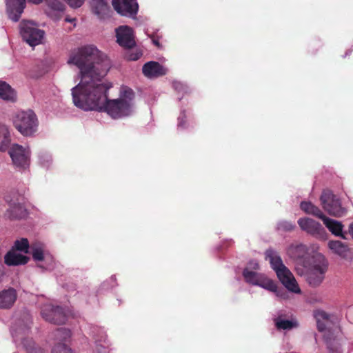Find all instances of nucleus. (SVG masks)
<instances>
[{"instance_id": "1", "label": "nucleus", "mask_w": 353, "mask_h": 353, "mask_svg": "<svg viewBox=\"0 0 353 353\" xmlns=\"http://www.w3.org/2000/svg\"><path fill=\"white\" fill-rule=\"evenodd\" d=\"M68 63L76 65L80 70L81 83L72 89L73 103L77 107L84 110L103 111L114 119L132 114L135 92L132 88L121 85L119 98L108 99L112 84L100 82L108 72L110 62L96 46L86 45L74 49Z\"/></svg>"}, {"instance_id": "2", "label": "nucleus", "mask_w": 353, "mask_h": 353, "mask_svg": "<svg viewBox=\"0 0 353 353\" xmlns=\"http://www.w3.org/2000/svg\"><path fill=\"white\" fill-rule=\"evenodd\" d=\"M328 269V263L323 254L314 256L313 261L303 268L296 267V273L303 276L307 283L317 288L323 282Z\"/></svg>"}, {"instance_id": "3", "label": "nucleus", "mask_w": 353, "mask_h": 353, "mask_svg": "<svg viewBox=\"0 0 353 353\" xmlns=\"http://www.w3.org/2000/svg\"><path fill=\"white\" fill-rule=\"evenodd\" d=\"M265 259L269 261L271 268L285 288L295 294H301V290L293 274L287 268L279 254L272 249L265 251Z\"/></svg>"}, {"instance_id": "4", "label": "nucleus", "mask_w": 353, "mask_h": 353, "mask_svg": "<svg viewBox=\"0 0 353 353\" xmlns=\"http://www.w3.org/2000/svg\"><path fill=\"white\" fill-rule=\"evenodd\" d=\"M246 283L258 286L266 290H275V282L265 273L260 272V265L256 260L250 261L242 272Z\"/></svg>"}, {"instance_id": "5", "label": "nucleus", "mask_w": 353, "mask_h": 353, "mask_svg": "<svg viewBox=\"0 0 353 353\" xmlns=\"http://www.w3.org/2000/svg\"><path fill=\"white\" fill-rule=\"evenodd\" d=\"M286 254L297 263V266L299 265L301 268L313 261L314 256L321 254L319 252L317 244L307 245L299 242L291 243L286 249Z\"/></svg>"}, {"instance_id": "6", "label": "nucleus", "mask_w": 353, "mask_h": 353, "mask_svg": "<svg viewBox=\"0 0 353 353\" xmlns=\"http://www.w3.org/2000/svg\"><path fill=\"white\" fill-rule=\"evenodd\" d=\"M13 124L21 134L30 137L37 130L38 119L35 113L31 110L20 111L13 117Z\"/></svg>"}, {"instance_id": "7", "label": "nucleus", "mask_w": 353, "mask_h": 353, "mask_svg": "<svg viewBox=\"0 0 353 353\" xmlns=\"http://www.w3.org/2000/svg\"><path fill=\"white\" fill-rule=\"evenodd\" d=\"M20 34L23 39L30 46L41 43L44 31L39 29L32 21L22 20L19 23Z\"/></svg>"}, {"instance_id": "8", "label": "nucleus", "mask_w": 353, "mask_h": 353, "mask_svg": "<svg viewBox=\"0 0 353 353\" xmlns=\"http://www.w3.org/2000/svg\"><path fill=\"white\" fill-rule=\"evenodd\" d=\"M323 209L332 216H342L345 210L341 206L339 199L330 190L323 191L320 198Z\"/></svg>"}, {"instance_id": "9", "label": "nucleus", "mask_w": 353, "mask_h": 353, "mask_svg": "<svg viewBox=\"0 0 353 353\" xmlns=\"http://www.w3.org/2000/svg\"><path fill=\"white\" fill-rule=\"evenodd\" d=\"M297 223L301 230L307 234L319 239H326V231L319 222L309 217H301L298 219Z\"/></svg>"}, {"instance_id": "10", "label": "nucleus", "mask_w": 353, "mask_h": 353, "mask_svg": "<svg viewBox=\"0 0 353 353\" xmlns=\"http://www.w3.org/2000/svg\"><path fill=\"white\" fill-rule=\"evenodd\" d=\"M8 153L13 164L19 168L26 169L30 165V151L19 144H13Z\"/></svg>"}, {"instance_id": "11", "label": "nucleus", "mask_w": 353, "mask_h": 353, "mask_svg": "<svg viewBox=\"0 0 353 353\" xmlns=\"http://www.w3.org/2000/svg\"><path fill=\"white\" fill-rule=\"evenodd\" d=\"M314 316L316 321L317 328L320 332H325L324 338L327 343V336L332 339V341L335 339V341H338L342 345L341 339L337 335H334L330 330L327 331V329L332 321V319L333 316L328 314L323 310H316L314 312Z\"/></svg>"}, {"instance_id": "12", "label": "nucleus", "mask_w": 353, "mask_h": 353, "mask_svg": "<svg viewBox=\"0 0 353 353\" xmlns=\"http://www.w3.org/2000/svg\"><path fill=\"white\" fill-rule=\"evenodd\" d=\"M42 317L54 324H64L67 321V315L64 310L59 306L47 305L41 312Z\"/></svg>"}, {"instance_id": "13", "label": "nucleus", "mask_w": 353, "mask_h": 353, "mask_svg": "<svg viewBox=\"0 0 353 353\" xmlns=\"http://www.w3.org/2000/svg\"><path fill=\"white\" fill-rule=\"evenodd\" d=\"M114 9L121 15L133 17L138 11V3L136 0H112Z\"/></svg>"}, {"instance_id": "14", "label": "nucleus", "mask_w": 353, "mask_h": 353, "mask_svg": "<svg viewBox=\"0 0 353 353\" xmlns=\"http://www.w3.org/2000/svg\"><path fill=\"white\" fill-rule=\"evenodd\" d=\"M116 37L117 43L125 48H132L136 44L133 30L127 26H121L117 28Z\"/></svg>"}, {"instance_id": "15", "label": "nucleus", "mask_w": 353, "mask_h": 353, "mask_svg": "<svg viewBox=\"0 0 353 353\" xmlns=\"http://www.w3.org/2000/svg\"><path fill=\"white\" fill-rule=\"evenodd\" d=\"M26 6V0H7L6 11L9 19L14 22L19 21Z\"/></svg>"}, {"instance_id": "16", "label": "nucleus", "mask_w": 353, "mask_h": 353, "mask_svg": "<svg viewBox=\"0 0 353 353\" xmlns=\"http://www.w3.org/2000/svg\"><path fill=\"white\" fill-rule=\"evenodd\" d=\"M6 200L9 205V208L7 210V215L10 219H20L26 216V210L18 199H9V196H7Z\"/></svg>"}, {"instance_id": "17", "label": "nucleus", "mask_w": 353, "mask_h": 353, "mask_svg": "<svg viewBox=\"0 0 353 353\" xmlns=\"http://www.w3.org/2000/svg\"><path fill=\"white\" fill-rule=\"evenodd\" d=\"M143 74L148 77H159L167 73V69L156 61H149L143 66Z\"/></svg>"}, {"instance_id": "18", "label": "nucleus", "mask_w": 353, "mask_h": 353, "mask_svg": "<svg viewBox=\"0 0 353 353\" xmlns=\"http://www.w3.org/2000/svg\"><path fill=\"white\" fill-rule=\"evenodd\" d=\"M17 292L13 288H9L0 292V308H10L17 300Z\"/></svg>"}, {"instance_id": "19", "label": "nucleus", "mask_w": 353, "mask_h": 353, "mask_svg": "<svg viewBox=\"0 0 353 353\" xmlns=\"http://www.w3.org/2000/svg\"><path fill=\"white\" fill-rule=\"evenodd\" d=\"M321 220L323 221L325 227L333 235L339 236L343 239H346L342 232L343 225L341 223V222L328 218L326 216H324Z\"/></svg>"}, {"instance_id": "20", "label": "nucleus", "mask_w": 353, "mask_h": 353, "mask_svg": "<svg viewBox=\"0 0 353 353\" xmlns=\"http://www.w3.org/2000/svg\"><path fill=\"white\" fill-rule=\"evenodd\" d=\"M274 322L278 330H290L298 326L295 319H286L282 312H279L278 316L274 318Z\"/></svg>"}, {"instance_id": "21", "label": "nucleus", "mask_w": 353, "mask_h": 353, "mask_svg": "<svg viewBox=\"0 0 353 353\" xmlns=\"http://www.w3.org/2000/svg\"><path fill=\"white\" fill-rule=\"evenodd\" d=\"M92 12L100 19H105L108 15L110 7L105 0H91Z\"/></svg>"}, {"instance_id": "22", "label": "nucleus", "mask_w": 353, "mask_h": 353, "mask_svg": "<svg viewBox=\"0 0 353 353\" xmlns=\"http://www.w3.org/2000/svg\"><path fill=\"white\" fill-rule=\"evenodd\" d=\"M29 261V257L14 251H9L4 257L5 263L8 265H25Z\"/></svg>"}, {"instance_id": "23", "label": "nucleus", "mask_w": 353, "mask_h": 353, "mask_svg": "<svg viewBox=\"0 0 353 353\" xmlns=\"http://www.w3.org/2000/svg\"><path fill=\"white\" fill-rule=\"evenodd\" d=\"M327 246L334 254L343 258L346 257L349 252L347 245L339 240L330 241L327 243Z\"/></svg>"}, {"instance_id": "24", "label": "nucleus", "mask_w": 353, "mask_h": 353, "mask_svg": "<svg viewBox=\"0 0 353 353\" xmlns=\"http://www.w3.org/2000/svg\"><path fill=\"white\" fill-rule=\"evenodd\" d=\"M0 98L10 102L17 101V94L14 90L6 82L1 81H0Z\"/></svg>"}, {"instance_id": "25", "label": "nucleus", "mask_w": 353, "mask_h": 353, "mask_svg": "<svg viewBox=\"0 0 353 353\" xmlns=\"http://www.w3.org/2000/svg\"><path fill=\"white\" fill-rule=\"evenodd\" d=\"M11 143V136L9 128L6 125H0V151L5 152L9 149Z\"/></svg>"}, {"instance_id": "26", "label": "nucleus", "mask_w": 353, "mask_h": 353, "mask_svg": "<svg viewBox=\"0 0 353 353\" xmlns=\"http://www.w3.org/2000/svg\"><path fill=\"white\" fill-rule=\"evenodd\" d=\"M300 208L305 213L314 216L320 219H322L325 216L323 212L310 201H302L300 204Z\"/></svg>"}, {"instance_id": "27", "label": "nucleus", "mask_w": 353, "mask_h": 353, "mask_svg": "<svg viewBox=\"0 0 353 353\" xmlns=\"http://www.w3.org/2000/svg\"><path fill=\"white\" fill-rule=\"evenodd\" d=\"M32 258L34 261H42L44 259V245L41 243H34L30 246Z\"/></svg>"}, {"instance_id": "28", "label": "nucleus", "mask_w": 353, "mask_h": 353, "mask_svg": "<svg viewBox=\"0 0 353 353\" xmlns=\"http://www.w3.org/2000/svg\"><path fill=\"white\" fill-rule=\"evenodd\" d=\"M53 334L54 336L55 340L59 341H66L70 338L71 332L67 328L61 327L56 330Z\"/></svg>"}, {"instance_id": "29", "label": "nucleus", "mask_w": 353, "mask_h": 353, "mask_svg": "<svg viewBox=\"0 0 353 353\" xmlns=\"http://www.w3.org/2000/svg\"><path fill=\"white\" fill-rule=\"evenodd\" d=\"M327 346L328 349V353H343L341 344L337 341H335L332 340L331 338L327 336Z\"/></svg>"}, {"instance_id": "30", "label": "nucleus", "mask_w": 353, "mask_h": 353, "mask_svg": "<svg viewBox=\"0 0 353 353\" xmlns=\"http://www.w3.org/2000/svg\"><path fill=\"white\" fill-rule=\"evenodd\" d=\"M46 4L52 11L63 12L65 6L59 0H45Z\"/></svg>"}, {"instance_id": "31", "label": "nucleus", "mask_w": 353, "mask_h": 353, "mask_svg": "<svg viewBox=\"0 0 353 353\" xmlns=\"http://www.w3.org/2000/svg\"><path fill=\"white\" fill-rule=\"evenodd\" d=\"M13 248L16 250L28 252L29 248V242L27 239L22 238L21 240H17L14 242Z\"/></svg>"}, {"instance_id": "32", "label": "nucleus", "mask_w": 353, "mask_h": 353, "mask_svg": "<svg viewBox=\"0 0 353 353\" xmlns=\"http://www.w3.org/2000/svg\"><path fill=\"white\" fill-rule=\"evenodd\" d=\"M276 228L280 231L290 232L295 228V225L290 221L283 220L278 222Z\"/></svg>"}, {"instance_id": "33", "label": "nucleus", "mask_w": 353, "mask_h": 353, "mask_svg": "<svg viewBox=\"0 0 353 353\" xmlns=\"http://www.w3.org/2000/svg\"><path fill=\"white\" fill-rule=\"evenodd\" d=\"M52 353H73L70 348L63 343H58L52 349Z\"/></svg>"}, {"instance_id": "34", "label": "nucleus", "mask_w": 353, "mask_h": 353, "mask_svg": "<svg viewBox=\"0 0 353 353\" xmlns=\"http://www.w3.org/2000/svg\"><path fill=\"white\" fill-rule=\"evenodd\" d=\"M270 292L275 293L276 296L281 299H286L288 295L286 292L282 290H279L276 283H275V290H269Z\"/></svg>"}, {"instance_id": "35", "label": "nucleus", "mask_w": 353, "mask_h": 353, "mask_svg": "<svg viewBox=\"0 0 353 353\" xmlns=\"http://www.w3.org/2000/svg\"><path fill=\"white\" fill-rule=\"evenodd\" d=\"M22 343L28 353H31L32 352L34 347V342L32 341V339H23Z\"/></svg>"}, {"instance_id": "36", "label": "nucleus", "mask_w": 353, "mask_h": 353, "mask_svg": "<svg viewBox=\"0 0 353 353\" xmlns=\"http://www.w3.org/2000/svg\"><path fill=\"white\" fill-rule=\"evenodd\" d=\"M65 1L68 3V5L70 7L74 8H77L81 7L84 2V0H65Z\"/></svg>"}, {"instance_id": "37", "label": "nucleus", "mask_w": 353, "mask_h": 353, "mask_svg": "<svg viewBox=\"0 0 353 353\" xmlns=\"http://www.w3.org/2000/svg\"><path fill=\"white\" fill-rule=\"evenodd\" d=\"M141 55H142V54L140 52L131 54L129 55V59L131 61H137L141 57Z\"/></svg>"}, {"instance_id": "38", "label": "nucleus", "mask_w": 353, "mask_h": 353, "mask_svg": "<svg viewBox=\"0 0 353 353\" xmlns=\"http://www.w3.org/2000/svg\"><path fill=\"white\" fill-rule=\"evenodd\" d=\"M152 43L156 46H157L158 48H159L161 46V44L159 41V40L157 39H156L155 37H152Z\"/></svg>"}, {"instance_id": "39", "label": "nucleus", "mask_w": 353, "mask_h": 353, "mask_svg": "<svg viewBox=\"0 0 353 353\" xmlns=\"http://www.w3.org/2000/svg\"><path fill=\"white\" fill-rule=\"evenodd\" d=\"M30 2H32L34 4L39 5L42 3L43 0H28Z\"/></svg>"}, {"instance_id": "40", "label": "nucleus", "mask_w": 353, "mask_h": 353, "mask_svg": "<svg viewBox=\"0 0 353 353\" xmlns=\"http://www.w3.org/2000/svg\"><path fill=\"white\" fill-rule=\"evenodd\" d=\"M349 232L353 238V223L350 225Z\"/></svg>"}, {"instance_id": "41", "label": "nucleus", "mask_w": 353, "mask_h": 353, "mask_svg": "<svg viewBox=\"0 0 353 353\" xmlns=\"http://www.w3.org/2000/svg\"><path fill=\"white\" fill-rule=\"evenodd\" d=\"M73 20H74V19H68V18H66V19H65V21H68V22H71V21H72Z\"/></svg>"}]
</instances>
